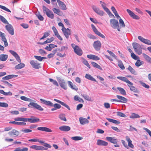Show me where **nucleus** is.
Returning a JSON list of instances; mask_svg holds the SVG:
<instances>
[{"mask_svg": "<svg viewBox=\"0 0 151 151\" xmlns=\"http://www.w3.org/2000/svg\"><path fill=\"white\" fill-rule=\"evenodd\" d=\"M117 78L126 83L131 91L136 93H138L139 92V90L133 86V83L131 82L127 78L122 76H118Z\"/></svg>", "mask_w": 151, "mask_h": 151, "instance_id": "f257e3e1", "label": "nucleus"}, {"mask_svg": "<svg viewBox=\"0 0 151 151\" xmlns=\"http://www.w3.org/2000/svg\"><path fill=\"white\" fill-rule=\"evenodd\" d=\"M40 100L41 103L46 105L51 106H54L55 109H59L61 108V106L59 104H53V103L50 101H47L42 99H40Z\"/></svg>", "mask_w": 151, "mask_h": 151, "instance_id": "f03ea898", "label": "nucleus"}, {"mask_svg": "<svg viewBox=\"0 0 151 151\" xmlns=\"http://www.w3.org/2000/svg\"><path fill=\"white\" fill-rule=\"evenodd\" d=\"M42 9L44 13L46 14L47 16L51 19H53L54 15L53 13L45 6H42Z\"/></svg>", "mask_w": 151, "mask_h": 151, "instance_id": "7ed1b4c3", "label": "nucleus"}, {"mask_svg": "<svg viewBox=\"0 0 151 151\" xmlns=\"http://www.w3.org/2000/svg\"><path fill=\"white\" fill-rule=\"evenodd\" d=\"M132 45L135 52L138 54L140 55L142 53V47L141 45L138 43L134 42L132 43Z\"/></svg>", "mask_w": 151, "mask_h": 151, "instance_id": "20e7f679", "label": "nucleus"}, {"mask_svg": "<svg viewBox=\"0 0 151 151\" xmlns=\"http://www.w3.org/2000/svg\"><path fill=\"white\" fill-rule=\"evenodd\" d=\"M57 80L60 86L62 88L65 90L67 89V84L65 81L64 79H61L60 77H58L57 78Z\"/></svg>", "mask_w": 151, "mask_h": 151, "instance_id": "39448f33", "label": "nucleus"}, {"mask_svg": "<svg viewBox=\"0 0 151 151\" xmlns=\"http://www.w3.org/2000/svg\"><path fill=\"white\" fill-rule=\"evenodd\" d=\"M28 106L30 107L34 108L40 111H43L44 110L43 108L40 105L35 102H30Z\"/></svg>", "mask_w": 151, "mask_h": 151, "instance_id": "423d86ee", "label": "nucleus"}, {"mask_svg": "<svg viewBox=\"0 0 151 151\" xmlns=\"http://www.w3.org/2000/svg\"><path fill=\"white\" fill-rule=\"evenodd\" d=\"M111 26L114 29L119 27V22L117 20L115 19H111L110 20Z\"/></svg>", "mask_w": 151, "mask_h": 151, "instance_id": "0eeeda50", "label": "nucleus"}, {"mask_svg": "<svg viewBox=\"0 0 151 151\" xmlns=\"http://www.w3.org/2000/svg\"><path fill=\"white\" fill-rule=\"evenodd\" d=\"M30 64L32 67L35 69H38L41 68L40 64L38 63L37 61L31 60L30 62Z\"/></svg>", "mask_w": 151, "mask_h": 151, "instance_id": "6e6552de", "label": "nucleus"}, {"mask_svg": "<svg viewBox=\"0 0 151 151\" xmlns=\"http://www.w3.org/2000/svg\"><path fill=\"white\" fill-rule=\"evenodd\" d=\"M92 8L93 11L98 14L100 16L103 15L104 12L100 10L99 8L94 5L93 6Z\"/></svg>", "mask_w": 151, "mask_h": 151, "instance_id": "1a4fd4ad", "label": "nucleus"}, {"mask_svg": "<svg viewBox=\"0 0 151 151\" xmlns=\"http://www.w3.org/2000/svg\"><path fill=\"white\" fill-rule=\"evenodd\" d=\"M5 26V28L9 33L12 35L14 34V29L12 26L10 24H8Z\"/></svg>", "mask_w": 151, "mask_h": 151, "instance_id": "9d476101", "label": "nucleus"}, {"mask_svg": "<svg viewBox=\"0 0 151 151\" xmlns=\"http://www.w3.org/2000/svg\"><path fill=\"white\" fill-rule=\"evenodd\" d=\"M62 30L66 38L68 39L69 38V35L71 34L70 29L68 28L66 29L65 28H62Z\"/></svg>", "mask_w": 151, "mask_h": 151, "instance_id": "9b49d317", "label": "nucleus"}, {"mask_svg": "<svg viewBox=\"0 0 151 151\" xmlns=\"http://www.w3.org/2000/svg\"><path fill=\"white\" fill-rule=\"evenodd\" d=\"M91 26L93 32L102 38H105V36L97 30L93 24H91Z\"/></svg>", "mask_w": 151, "mask_h": 151, "instance_id": "f8f14e48", "label": "nucleus"}, {"mask_svg": "<svg viewBox=\"0 0 151 151\" xmlns=\"http://www.w3.org/2000/svg\"><path fill=\"white\" fill-rule=\"evenodd\" d=\"M138 38L141 42L145 44L151 45V41L149 40L145 39L141 36H138Z\"/></svg>", "mask_w": 151, "mask_h": 151, "instance_id": "ddd939ff", "label": "nucleus"}, {"mask_svg": "<svg viewBox=\"0 0 151 151\" xmlns=\"http://www.w3.org/2000/svg\"><path fill=\"white\" fill-rule=\"evenodd\" d=\"M127 11L130 16L132 18L135 19H139V17L135 14L132 11L129 9H127Z\"/></svg>", "mask_w": 151, "mask_h": 151, "instance_id": "4468645a", "label": "nucleus"}, {"mask_svg": "<svg viewBox=\"0 0 151 151\" xmlns=\"http://www.w3.org/2000/svg\"><path fill=\"white\" fill-rule=\"evenodd\" d=\"M101 45V42L98 40L94 42L93 44V47L97 51H99L100 50Z\"/></svg>", "mask_w": 151, "mask_h": 151, "instance_id": "2eb2a0df", "label": "nucleus"}, {"mask_svg": "<svg viewBox=\"0 0 151 151\" xmlns=\"http://www.w3.org/2000/svg\"><path fill=\"white\" fill-rule=\"evenodd\" d=\"M9 51L15 58L16 60L19 63L21 62V61L20 57L16 52L12 50H9Z\"/></svg>", "mask_w": 151, "mask_h": 151, "instance_id": "dca6fc26", "label": "nucleus"}, {"mask_svg": "<svg viewBox=\"0 0 151 151\" xmlns=\"http://www.w3.org/2000/svg\"><path fill=\"white\" fill-rule=\"evenodd\" d=\"M30 148L37 150H47V148H45L44 147L40 146H37L35 145H33L30 147Z\"/></svg>", "mask_w": 151, "mask_h": 151, "instance_id": "f3484780", "label": "nucleus"}, {"mask_svg": "<svg viewBox=\"0 0 151 151\" xmlns=\"http://www.w3.org/2000/svg\"><path fill=\"white\" fill-rule=\"evenodd\" d=\"M30 117L31 118H27V121L31 123L37 122L40 120L39 119L33 116H31Z\"/></svg>", "mask_w": 151, "mask_h": 151, "instance_id": "a211bd4d", "label": "nucleus"}, {"mask_svg": "<svg viewBox=\"0 0 151 151\" xmlns=\"http://www.w3.org/2000/svg\"><path fill=\"white\" fill-rule=\"evenodd\" d=\"M8 134L10 136L14 135L15 137H17L19 135V132L18 131L14 129L9 132Z\"/></svg>", "mask_w": 151, "mask_h": 151, "instance_id": "6ab92c4d", "label": "nucleus"}, {"mask_svg": "<svg viewBox=\"0 0 151 151\" xmlns=\"http://www.w3.org/2000/svg\"><path fill=\"white\" fill-rule=\"evenodd\" d=\"M96 144L99 146H106L108 144L107 142L101 139H98L97 140Z\"/></svg>", "mask_w": 151, "mask_h": 151, "instance_id": "aec40b11", "label": "nucleus"}, {"mask_svg": "<svg viewBox=\"0 0 151 151\" xmlns=\"http://www.w3.org/2000/svg\"><path fill=\"white\" fill-rule=\"evenodd\" d=\"M74 50L75 53L77 55L81 56L82 54V50L78 46L76 47Z\"/></svg>", "mask_w": 151, "mask_h": 151, "instance_id": "412c9836", "label": "nucleus"}, {"mask_svg": "<svg viewBox=\"0 0 151 151\" xmlns=\"http://www.w3.org/2000/svg\"><path fill=\"white\" fill-rule=\"evenodd\" d=\"M59 129L62 131L67 132L70 130V128L67 126H63L59 127Z\"/></svg>", "mask_w": 151, "mask_h": 151, "instance_id": "4be33fe9", "label": "nucleus"}, {"mask_svg": "<svg viewBox=\"0 0 151 151\" xmlns=\"http://www.w3.org/2000/svg\"><path fill=\"white\" fill-rule=\"evenodd\" d=\"M37 129L38 130L49 132H52V131L51 129L45 127H38L37 128Z\"/></svg>", "mask_w": 151, "mask_h": 151, "instance_id": "5701e85b", "label": "nucleus"}, {"mask_svg": "<svg viewBox=\"0 0 151 151\" xmlns=\"http://www.w3.org/2000/svg\"><path fill=\"white\" fill-rule=\"evenodd\" d=\"M87 57L89 59H93L95 60H98L100 59V58L98 56L93 55H87Z\"/></svg>", "mask_w": 151, "mask_h": 151, "instance_id": "b1692460", "label": "nucleus"}, {"mask_svg": "<svg viewBox=\"0 0 151 151\" xmlns=\"http://www.w3.org/2000/svg\"><path fill=\"white\" fill-rule=\"evenodd\" d=\"M126 141L128 142V146L132 148H133L134 146L132 144V141L128 136H126L125 137Z\"/></svg>", "mask_w": 151, "mask_h": 151, "instance_id": "393cba45", "label": "nucleus"}, {"mask_svg": "<svg viewBox=\"0 0 151 151\" xmlns=\"http://www.w3.org/2000/svg\"><path fill=\"white\" fill-rule=\"evenodd\" d=\"M54 101H55L57 103H58L61 104L62 105L64 106L66 108H67L69 110H70V109L69 106H68L65 103L56 99H54Z\"/></svg>", "mask_w": 151, "mask_h": 151, "instance_id": "a878e982", "label": "nucleus"}, {"mask_svg": "<svg viewBox=\"0 0 151 151\" xmlns=\"http://www.w3.org/2000/svg\"><path fill=\"white\" fill-rule=\"evenodd\" d=\"M79 121L80 123L81 124H87L89 123V121L87 119L85 118H83L82 117H80L79 118Z\"/></svg>", "mask_w": 151, "mask_h": 151, "instance_id": "bb28decb", "label": "nucleus"}, {"mask_svg": "<svg viewBox=\"0 0 151 151\" xmlns=\"http://www.w3.org/2000/svg\"><path fill=\"white\" fill-rule=\"evenodd\" d=\"M57 46L53 44H50L48 46H47L45 49L49 51H51L52 48L57 47Z\"/></svg>", "mask_w": 151, "mask_h": 151, "instance_id": "cd10ccee", "label": "nucleus"}, {"mask_svg": "<svg viewBox=\"0 0 151 151\" xmlns=\"http://www.w3.org/2000/svg\"><path fill=\"white\" fill-rule=\"evenodd\" d=\"M68 85L72 89L77 91L78 89V88L77 86L74 85H73V83L70 81H68Z\"/></svg>", "mask_w": 151, "mask_h": 151, "instance_id": "c85d7f7f", "label": "nucleus"}, {"mask_svg": "<svg viewBox=\"0 0 151 151\" xmlns=\"http://www.w3.org/2000/svg\"><path fill=\"white\" fill-rule=\"evenodd\" d=\"M117 97L120 100H119V102H120L125 103L127 101V99L125 97L119 95H117Z\"/></svg>", "mask_w": 151, "mask_h": 151, "instance_id": "c756f323", "label": "nucleus"}, {"mask_svg": "<svg viewBox=\"0 0 151 151\" xmlns=\"http://www.w3.org/2000/svg\"><path fill=\"white\" fill-rule=\"evenodd\" d=\"M59 6L60 7V8L62 10H66L67 8L65 4L62 1H60L58 3Z\"/></svg>", "mask_w": 151, "mask_h": 151, "instance_id": "7c9ffc66", "label": "nucleus"}, {"mask_svg": "<svg viewBox=\"0 0 151 151\" xmlns=\"http://www.w3.org/2000/svg\"><path fill=\"white\" fill-rule=\"evenodd\" d=\"M106 138L108 141L111 143L116 144L117 142L116 139L113 137H106Z\"/></svg>", "mask_w": 151, "mask_h": 151, "instance_id": "2f4dec72", "label": "nucleus"}, {"mask_svg": "<svg viewBox=\"0 0 151 151\" xmlns=\"http://www.w3.org/2000/svg\"><path fill=\"white\" fill-rule=\"evenodd\" d=\"M8 56L7 55L1 54L0 55V60L3 61H5L7 59Z\"/></svg>", "mask_w": 151, "mask_h": 151, "instance_id": "473e14b6", "label": "nucleus"}, {"mask_svg": "<svg viewBox=\"0 0 151 151\" xmlns=\"http://www.w3.org/2000/svg\"><path fill=\"white\" fill-rule=\"evenodd\" d=\"M142 55L144 58L148 63H151V58L145 54L143 53Z\"/></svg>", "mask_w": 151, "mask_h": 151, "instance_id": "72a5a7b5", "label": "nucleus"}, {"mask_svg": "<svg viewBox=\"0 0 151 151\" xmlns=\"http://www.w3.org/2000/svg\"><path fill=\"white\" fill-rule=\"evenodd\" d=\"M127 69L132 73L135 75L137 74V72L132 67L129 65Z\"/></svg>", "mask_w": 151, "mask_h": 151, "instance_id": "f704fd0d", "label": "nucleus"}, {"mask_svg": "<svg viewBox=\"0 0 151 151\" xmlns=\"http://www.w3.org/2000/svg\"><path fill=\"white\" fill-rule=\"evenodd\" d=\"M19 63V64L15 66V69H19L24 67L25 65L24 63H21V62Z\"/></svg>", "mask_w": 151, "mask_h": 151, "instance_id": "c9c22d12", "label": "nucleus"}, {"mask_svg": "<svg viewBox=\"0 0 151 151\" xmlns=\"http://www.w3.org/2000/svg\"><path fill=\"white\" fill-rule=\"evenodd\" d=\"M1 37V39L2 41L4 42L5 46H7L8 45L7 41V40L5 37V34Z\"/></svg>", "mask_w": 151, "mask_h": 151, "instance_id": "e433bc0d", "label": "nucleus"}, {"mask_svg": "<svg viewBox=\"0 0 151 151\" xmlns=\"http://www.w3.org/2000/svg\"><path fill=\"white\" fill-rule=\"evenodd\" d=\"M52 10L54 13L57 14L59 15H61L62 14V12L59 9L54 8L52 9Z\"/></svg>", "mask_w": 151, "mask_h": 151, "instance_id": "4c0bfd02", "label": "nucleus"}, {"mask_svg": "<svg viewBox=\"0 0 151 151\" xmlns=\"http://www.w3.org/2000/svg\"><path fill=\"white\" fill-rule=\"evenodd\" d=\"M106 119L109 122L113 123L114 124H119L120 123V122L118 121L107 118H106Z\"/></svg>", "mask_w": 151, "mask_h": 151, "instance_id": "58836bf2", "label": "nucleus"}, {"mask_svg": "<svg viewBox=\"0 0 151 151\" xmlns=\"http://www.w3.org/2000/svg\"><path fill=\"white\" fill-rule=\"evenodd\" d=\"M100 4H101L102 7L104 9L106 12H109V9L106 7V4L104 2L101 1L100 2Z\"/></svg>", "mask_w": 151, "mask_h": 151, "instance_id": "ea45409f", "label": "nucleus"}, {"mask_svg": "<svg viewBox=\"0 0 151 151\" xmlns=\"http://www.w3.org/2000/svg\"><path fill=\"white\" fill-rule=\"evenodd\" d=\"M85 77L86 78L90 80L95 82H97L95 78H93L91 75L89 74H86L85 75Z\"/></svg>", "mask_w": 151, "mask_h": 151, "instance_id": "a19ab883", "label": "nucleus"}, {"mask_svg": "<svg viewBox=\"0 0 151 151\" xmlns=\"http://www.w3.org/2000/svg\"><path fill=\"white\" fill-rule=\"evenodd\" d=\"M91 64L93 67L98 68L101 70H103L102 68L101 67L96 63L92 62H91Z\"/></svg>", "mask_w": 151, "mask_h": 151, "instance_id": "79ce46f5", "label": "nucleus"}, {"mask_svg": "<svg viewBox=\"0 0 151 151\" xmlns=\"http://www.w3.org/2000/svg\"><path fill=\"white\" fill-rule=\"evenodd\" d=\"M82 96L85 100L87 101H93L91 98L87 95L83 94L82 95Z\"/></svg>", "mask_w": 151, "mask_h": 151, "instance_id": "37998d69", "label": "nucleus"}, {"mask_svg": "<svg viewBox=\"0 0 151 151\" xmlns=\"http://www.w3.org/2000/svg\"><path fill=\"white\" fill-rule=\"evenodd\" d=\"M9 123L13 124H14L17 125H26V123L25 122H16L15 121L10 122Z\"/></svg>", "mask_w": 151, "mask_h": 151, "instance_id": "c03bdc74", "label": "nucleus"}, {"mask_svg": "<svg viewBox=\"0 0 151 151\" xmlns=\"http://www.w3.org/2000/svg\"><path fill=\"white\" fill-rule=\"evenodd\" d=\"M20 99L22 100L25 101L32 102L33 101V100L31 99L26 97L24 96H21L20 97Z\"/></svg>", "mask_w": 151, "mask_h": 151, "instance_id": "a18cd8bd", "label": "nucleus"}, {"mask_svg": "<svg viewBox=\"0 0 151 151\" xmlns=\"http://www.w3.org/2000/svg\"><path fill=\"white\" fill-rule=\"evenodd\" d=\"M118 65L122 69L124 70L125 67L122 61L120 60H118Z\"/></svg>", "mask_w": 151, "mask_h": 151, "instance_id": "49530a36", "label": "nucleus"}, {"mask_svg": "<svg viewBox=\"0 0 151 151\" xmlns=\"http://www.w3.org/2000/svg\"><path fill=\"white\" fill-rule=\"evenodd\" d=\"M34 57L36 58V59L37 60L40 61H42L43 59H47L46 57H42L40 56L37 55H35Z\"/></svg>", "mask_w": 151, "mask_h": 151, "instance_id": "de8ad7c7", "label": "nucleus"}, {"mask_svg": "<svg viewBox=\"0 0 151 151\" xmlns=\"http://www.w3.org/2000/svg\"><path fill=\"white\" fill-rule=\"evenodd\" d=\"M140 117V116L139 115L135 113H132L129 117L130 118L132 119L139 118Z\"/></svg>", "mask_w": 151, "mask_h": 151, "instance_id": "09e8293b", "label": "nucleus"}, {"mask_svg": "<svg viewBox=\"0 0 151 151\" xmlns=\"http://www.w3.org/2000/svg\"><path fill=\"white\" fill-rule=\"evenodd\" d=\"M117 89L122 94L124 95H125L126 94V91L123 88L121 87H117Z\"/></svg>", "mask_w": 151, "mask_h": 151, "instance_id": "8fccbe9b", "label": "nucleus"}, {"mask_svg": "<svg viewBox=\"0 0 151 151\" xmlns=\"http://www.w3.org/2000/svg\"><path fill=\"white\" fill-rule=\"evenodd\" d=\"M74 99L75 100L78 101L80 102H82V103L84 102L83 100L81 98L77 96H75L74 97Z\"/></svg>", "mask_w": 151, "mask_h": 151, "instance_id": "3c124183", "label": "nucleus"}, {"mask_svg": "<svg viewBox=\"0 0 151 151\" xmlns=\"http://www.w3.org/2000/svg\"><path fill=\"white\" fill-rule=\"evenodd\" d=\"M0 20L4 24H9L7 20L3 16L0 15Z\"/></svg>", "mask_w": 151, "mask_h": 151, "instance_id": "603ef678", "label": "nucleus"}, {"mask_svg": "<svg viewBox=\"0 0 151 151\" xmlns=\"http://www.w3.org/2000/svg\"><path fill=\"white\" fill-rule=\"evenodd\" d=\"M36 15L38 17V19L41 21H43L44 19L43 17L40 14L39 12H36Z\"/></svg>", "mask_w": 151, "mask_h": 151, "instance_id": "864d4df0", "label": "nucleus"}, {"mask_svg": "<svg viewBox=\"0 0 151 151\" xmlns=\"http://www.w3.org/2000/svg\"><path fill=\"white\" fill-rule=\"evenodd\" d=\"M143 63V62L139 60H137L135 63V65L137 67H139L141 65H142Z\"/></svg>", "mask_w": 151, "mask_h": 151, "instance_id": "5fc2aeb1", "label": "nucleus"}, {"mask_svg": "<svg viewBox=\"0 0 151 151\" xmlns=\"http://www.w3.org/2000/svg\"><path fill=\"white\" fill-rule=\"evenodd\" d=\"M71 139L75 141H78L82 139L83 138L80 136H75L72 137Z\"/></svg>", "mask_w": 151, "mask_h": 151, "instance_id": "6e6d98bb", "label": "nucleus"}, {"mask_svg": "<svg viewBox=\"0 0 151 151\" xmlns=\"http://www.w3.org/2000/svg\"><path fill=\"white\" fill-rule=\"evenodd\" d=\"M59 118L61 120L64 121H66V119L65 116V115L63 114H60L59 115Z\"/></svg>", "mask_w": 151, "mask_h": 151, "instance_id": "4d7b16f0", "label": "nucleus"}, {"mask_svg": "<svg viewBox=\"0 0 151 151\" xmlns=\"http://www.w3.org/2000/svg\"><path fill=\"white\" fill-rule=\"evenodd\" d=\"M119 23L120 27L123 28L125 27V25L123 21L120 18L119 19Z\"/></svg>", "mask_w": 151, "mask_h": 151, "instance_id": "13d9d810", "label": "nucleus"}, {"mask_svg": "<svg viewBox=\"0 0 151 151\" xmlns=\"http://www.w3.org/2000/svg\"><path fill=\"white\" fill-rule=\"evenodd\" d=\"M49 81L50 82H51L55 85L57 86H59V85L56 81L54 80L52 78H49Z\"/></svg>", "mask_w": 151, "mask_h": 151, "instance_id": "bf43d9fd", "label": "nucleus"}, {"mask_svg": "<svg viewBox=\"0 0 151 151\" xmlns=\"http://www.w3.org/2000/svg\"><path fill=\"white\" fill-rule=\"evenodd\" d=\"M82 62L83 63L88 67L89 68H90V66L88 62L85 59L83 58L82 60Z\"/></svg>", "mask_w": 151, "mask_h": 151, "instance_id": "052dcab7", "label": "nucleus"}, {"mask_svg": "<svg viewBox=\"0 0 151 151\" xmlns=\"http://www.w3.org/2000/svg\"><path fill=\"white\" fill-rule=\"evenodd\" d=\"M0 106L6 108L8 106V105L7 104L4 102H0Z\"/></svg>", "mask_w": 151, "mask_h": 151, "instance_id": "680f3d73", "label": "nucleus"}, {"mask_svg": "<svg viewBox=\"0 0 151 151\" xmlns=\"http://www.w3.org/2000/svg\"><path fill=\"white\" fill-rule=\"evenodd\" d=\"M116 113L117 115L118 116L123 117H126V115L125 114L121 112L118 111Z\"/></svg>", "mask_w": 151, "mask_h": 151, "instance_id": "e2e57ef3", "label": "nucleus"}, {"mask_svg": "<svg viewBox=\"0 0 151 151\" xmlns=\"http://www.w3.org/2000/svg\"><path fill=\"white\" fill-rule=\"evenodd\" d=\"M39 53L42 55L44 56L47 54V52L44 50L40 49L39 50Z\"/></svg>", "mask_w": 151, "mask_h": 151, "instance_id": "0e129e2a", "label": "nucleus"}, {"mask_svg": "<svg viewBox=\"0 0 151 151\" xmlns=\"http://www.w3.org/2000/svg\"><path fill=\"white\" fill-rule=\"evenodd\" d=\"M107 52L109 53V54L112 57H113L115 59L117 60V57L111 51H109V50H108L107 51Z\"/></svg>", "mask_w": 151, "mask_h": 151, "instance_id": "69168bd1", "label": "nucleus"}, {"mask_svg": "<svg viewBox=\"0 0 151 151\" xmlns=\"http://www.w3.org/2000/svg\"><path fill=\"white\" fill-rule=\"evenodd\" d=\"M139 83L142 86L147 88H150V86L148 85H146L145 83L142 81H139Z\"/></svg>", "mask_w": 151, "mask_h": 151, "instance_id": "338daca9", "label": "nucleus"}, {"mask_svg": "<svg viewBox=\"0 0 151 151\" xmlns=\"http://www.w3.org/2000/svg\"><path fill=\"white\" fill-rule=\"evenodd\" d=\"M21 131L24 133H29L32 132V130L27 129H23L21 130Z\"/></svg>", "mask_w": 151, "mask_h": 151, "instance_id": "774afa93", "label": "nucleus"}]
</instances>
